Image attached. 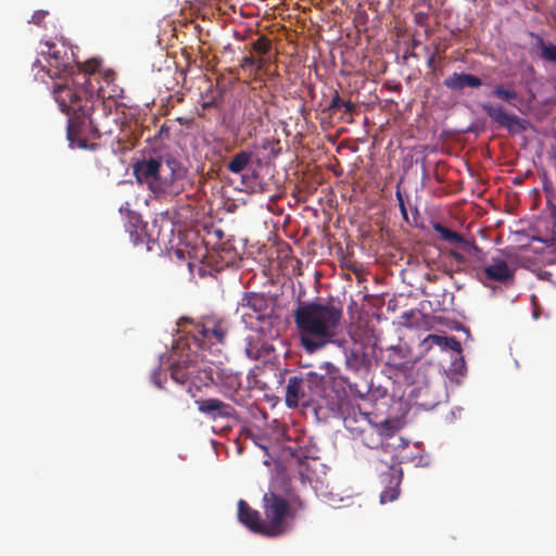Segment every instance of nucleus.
Wrapping results in <instances>:
<instances>
[{
    "mask_svg": "<svg viewBox=\"0 0 556 556\" xmlns=\"http://www.w3.org/2000/svg\"><path fill=\"white\" fill-rule=\"evenodd\" d=\"M342 316L332 303L300 302L293 319L301 346L309 354L326 348L337 337Z\"/></svg>",
    "mask_w": 556,
    "mask_h": 556,
    "instance_id": "f257e3e1",
    "label": "nucleus"
},
{
    "mask_svg": "<svg viewBox=\"0 0 556 556\" xmlns=\"http://www.w3.org/2000/svg\"><path fill=\"white\" fill-rule=\"evenodd\" d=\"M262 509L264 517L244 500H239L238 519L250 531L265 538H279L291 531L294 509L286 497L268 491L263 495Z\"/></svg>",
    "mask_w": 556,
    "mask_h": 556,
    "instance_id": "f03ea898",
    "label": "nucleus"
},
{
    "mask_svg": "<svg viewBox=\"0 0 556 556\" xmlns=\"http://www.w3.org/2000/svg\"><path fill=\"white\" fill-rule=\"evenodd\" d=\"M132 169L137 181L146 185L156 199L176 197L184 191L180 181L186 176V169L175 157L156 151L143 153Z\"/></svg>",
    "mask_w": 556,
    "mask_h": 556,
    "instance_id": "7ed1b4c3",
    "label": "nucleus"
},
{
    "mask_svg": "<svg viewBox=\"0 0 556 556\" xmlns=\"http://www.w3.org/2000/svg\"><path fill=\"white\" fill-rule=\"evenodd\" d=\"M52 92L61 111L68 116L67 139L71 144L80 149L97 150L99 144L92 140L99 139V136L91 127L90 99L83 97L67 83L55 84Z\"/></svg>",
    "mask_w": 556,
    "mask_h": 556,
    "instance_id": "20e7f679",
    "label": "nucleus"
},
{
    "mask_svg": "<svg viewBox=\"0 0 556 556\" xmlns=\"http://www.w3.org/2000/svg\"><path fill=\"white\" fill-rule=\"evenodd\" d=\"M285 402L289 408L314 406L336 412L339 409L340 391L330 386V378L309 371L288 379Z\"/></svg>",
    "mask_w": 556,
    "mask_h": 556,
    "instance_id": "39448f33",
    "label": "nucleus"
},
{
    "mask_svg": "<svg viewBox=\"0 0 556 556\" xmlns=\"http://www.w3.org/2000/svg\"><path fill=\"white\" fill-rule=\"evenodd\" d=\"M247 309H251L255 314V319L258 324L261 323L265 325V327L251 325L252 328H254L258 333L262 332L266 334L270 332V328L274 323L271 302L268 296L264 293L244 292L236 308V313L241 314L244 321L245 317L250 316Z\"/></svg>",
    "mask_w": 556,
    "mask_h": 556,
    "instance_id": "423d86ee",
    "label": "nucleus"
},
{
    "mask_svg": "<svg viewBox=\"0 0 556 556\" xmlns=\"http://www.w3.org/2000/svg\"><path fill=\"white\" fill-rule=\"evenodd\" d=\"M96 100L90 98L89 111L91 118V127L100 137L111 136L118 127L117 112H113L111 102L104 101L105 92L103 87L97 89Z\"/></svg>",
    "mask_w": 556,
    "mask_h": 556,
    "instance_id": "0eeeda50",
    "label": "nucleus"
},
{
    "mask_svg": "<svg viewBox=\"0 0 556 556\" xmlns=\"http://www.w3.org/2000/svg\"><path fill=\"white\" fill-rule=\"evenodd\" d=\"M170 377L179 384H185L189 381L188 392L190 393L192 387L200 389V384H206L207 381L212 380L211 371L201 368L197 358L194 357L193 359L189 355L181 356L170 365Z\"/></svg>",
    "mask_w": 556,
    "mask_h": 556,
    "instance_id": "6e6552de",
    "label": "nucleus"
},
{
    "mask_svg": "<svg viewBox=\"0 0 556 556\" xmlns=\"http://www.w3.org/2000/svg\"><path fill=\"white\" fill-rule=\"evenodd\" d=\"M228 330L224 319L206 317L201 323H194L189 333L197 348L205 349L212 344H224Z\"/></svg>",
    "mask_w": 556,
    "mask_h": 556,
    "instance_id": "1a4fd4ad",
    "label": "nucleus"
},
{
    "mask_svg": "<svg viewBox=\"0 0 556 556\" xmlns=\"http://www.w3.org/2000/svg\"><path fill=\"white\" fill-rule=\"evenodd\" d=\"M46 50H41L42 54H47L48 75L51 78L67 77L74 73V53L64 45L56 46L46 42Z\"/></svg>",
    "mask_w": 556,
    "mask_h": 556,
    "instance_id": "9d476101",
    "label": "nucleus"
},
{
    "mask_svg": "<svg viewBox=\"0 0 556 556\" xmlns=\"http://www.w3.org/2000/svg\"><path fill=\"white\" fill-rule=\"evenodd\" d=\"M195 404L201 414L214 421L218 419H237L238 417V412L235 407L219 399L197 400Z\"/></svg>",
    "mask_w": 556,
    "mask_h": 556,
    "instance_id": "9b49d317",
    "label": "nucleus"
},
{
    "mask_svg": "<svg viewBox=\"0 0 556 556\" xmlns=\"http://www.w3.org/2000/svg\"><path fill=\"white\" fill-rule=\"evenodd\" d=\"M286 451L291 456V462L296 468L300 479L303 483L312 482L315 477V465L317 459L308 456V450L306 447L299 446L293 448L289 446Z\"/></svg>",
    "mask_w": 556,
    "mask_h": 556,
    "instance_id": "f8f14e48",
    "label": "nucleus"
},
{
    "mask_svg": "<svg viewBox=\"0 0 556 556\" xmlns=\"http://www.w3.org/2000/svg\"><path fill=\"white\" fill-rule=\"evenodd\" d=\"M479 280L486 285L488 281L506 283L514 278L513 270L503 258H492L491 264H486L477 273Z\"/></svg>",
    "mask_w": 556,
    "mask_h": 556,
    "instance_id": "ddd939ff",
    "label": "nucleus"
},
{
    "mask_svg": "<svg viewBox=\"0 0 556 556\" xmlns=\"http://www.w3.org/2000/svg\"><path fill=\"white\" fill-rule=\"evenodd\" d=\"M481 108L488 117L509 131L526 129L522 125L525 121L515 114L507 113L501 104L486 103L482 104Z\"/></svg>",
    "mask_w": 556,
    "mask_h": 556,
    "instance_id": "4468645a",
    "label": "nucleus"
},
{
    "mask_svg": "<svg viewBox=\"0 0 556 556\" xmlns=\"http://www.w3.org/2000/svg\"><path fill=\"white\" fill-rule=\"evenodd\" d=\"M100 63L96 60L87 61L83 64H79L78 70L81 72L84 81L81 83V87L79 89H76L83 97H89L93 98L94 94H97V89L99 87H102L100 85V81L97 77L99 73Z\"/></svg>",
    "mask_w": 556,
    "mask_h": 556,
    "instance_id": "2eb2a0df",
    "label": "nucleus"
},
{
    "mask_svg": "<svg viewBox=\"0 0 556 556\" xmlns=\"http://www.w3.org/2000/svg\"><path fill=\"white\" fill-rule=\"evenodd\" d=\"M342 414L343 416V425L344 428L352 434L353 439L358 438V433L361 429H364V424H370L371 420L369 415L363 413L359 406L350 405L348 406Z\"/></svg>",
    "mask_w": 556,
    "mask_h": 556,
    "instance_id": "dca6fc26",
    "label": "nucleus"
},
{
    "mask_svg": "<svg viewBox=\"0 0 556 556\" xmlns=\"http://www.w3.org/2000/svg\"><path fill=\"white\" fill-rule=\"evenodd\" d=\"M443 84L450 90L462 91L465 88H478L482 86V80L472 74L455 72L445 78Z\"/></svg>",
    "mask_w": 556,
    "mask_h": 556,
    "instance_id": "f3484780",
    "label": "nucleus"
},
{
    "mask_svg": "<svg viewBox=\"0 0 556 556\" xmlns=\"http://www.w3.org/2000/svg\"><path fill=\"white\" fill-rule=\"evenodd\" d=\"M364 429H361L358 433V438L362 443L369 448H377L382 444V437L380 432V428L376 424H364Z\"/></svg>",
    "mask_w": 556,
    "mask_h": 556,
    "instance_id": "a211bd4d",
    "label": "nucleus"
},
{
    "mask_svg": "<svg viewBox=\"0 0 556 556\" xmlns=\"http://www.w3.org/2000/svg\"><path fill=\"white\" fill-rule=\"evenodd\" d=\"M244 342L245 355L252 361H258L269 352L268 345L258 336H248Z\"/></svg>",
    "mask_w": 556,
    "mask_h": 556,
    "instance_id": "6ab92c4d",
    "label": "nucleus"
},
{
    "mask_svg": "<svg viewBox=\"0 0 556 556\" xmlns=\"http://www.w3.org/2000/svg\"><path fill=\"white\" fill-rule=\"evenodd\" d=\"M530 37L535 41L534 47L539 51L540 59L556 64V45L545 41L541 35L535 33H530Z\"/></svg>",
    "mask_w": 556,
    "mask_h": 556,
    "instance_id": "aec40b11",
    "label": "nucleus"
},
{
    "mask_svg": "<svg viewBox=\"0 0 556 556\" xmlns=\"http://www.w3.org/2000/svg\"><path fill=\"white\" fill-rule=\"evenodd\" d=\"M433 230L440 236V238L451 244H456L459 249H462L466 239L459 235L458 232L445 227L440 223L433 224Z\"/></svg>",
    "mask_w": 556,
    "mask_h": 556,
    "instance_id": "412c9836",
    "label": "nucleus"
},
{
    "mask_svg": "<svg viewBox=\"0 0 556 556\" xmlns=\"http://www.w3.org/2000/svg\"><path fill=\"white\" fill-rule=\"evenodd\" d=\"M253 153L251 151H240L227 164V168L232 174H240L251 162Z\"/></svg>",
    "mask_w": 556,
    "mask_h": 556,
    "instance_id": "4be33fe9",
    "label": "nucleus"
},
{
    "mask_svg": "<svg viewBox=\"0 0 556 556\" xmlns=\"http://www.w3.org/2000/svg\"><path fill=\"white\" fill-rule=\"evenodd\" d=\"M390 350L392 351L393 355L390 356L388 364L395 367L396 369H406L410 368L412 365H408V363H401L396 362V358L403 359L407 355V349H404L402 346H391Z\"/></svg>",
    "mask_w": 556,
    "mask_h": 556,
    "instance_id": "5701e85b",
    "label": "nucleus"
},
{
    "mask_svg": "<svg viewBox=\"0 0 556 556\" xmlns=\"http://www.w3.org/2000/svg\"><path fill=\"white\" fill-rule=\"evenodd\" d=\"M427 340H431L437 344L441 345L444 343L446 348L457 353L462 352V344L455 337H440L437 334H429Z\"/></svg>",
    "mask_w": 556,
    "mask_h": 556,
    "instance_id": "b1692460",
    "label": "nucleus"
},
{
    "mask_svg": "<svg viewBox=\"0 0 556 556\" xmlns=\"http://www.w3.org/2000/svg\"><path fill=\"white\" fill-rule=\"evenodd\" d=\"M460 250L467 253L470 257L473 258V261L479 264L485 262L484 252L475 243V241L466 240Z\"/></svg>",
    "mask_w": 556,
    "mask_h": 556,
    "instance_id": "393cba45",
    "label": "nucleus"
},
{
    "mask_svg": "<svg viewBox=\"0 0 556 556\" xmlns=\"http://www.w3.org/2000/svg\"><path fill=\"white\" fill-rule=\"evenodd\" d=\"M492 96L510 104L518 99V93L515 90L506 89L504 85H496L492 90Z\"/></svg>",
    "mask_w": 556,
    "mask_h": 556,
    "instance_id": "a878e982",
    "label": "nucleus"
},
{
    "mask_svg": "<svg viewBox=\"0 0 556 556\" xmlns=\"http://www.w3.org/2000/svg\"><path fill=\"white\" fill-rule=\"evenodd\" d=\"M535 239L543 242L547 248L553 249V251H556V223L552 222L551 232L540 235Z\"/></svg>",
    "mask_w": 556,
    "mask_h": 556,
    "instance_id": "bb28decb",
    "label": "nucleus"
},
{
    "mask_svg": "<svg viewBox=\"0 0 556 556\" xmlns=\"http://www.w3.org/2000/svg\"><path fill=\"white\" fill-rule=\"evenodd\" d=\"M271 48V41L266 36L258 37L252 43V50L261 55L267 54Z\"/></svg>",
    "mask_w": 556,
    "mask_h": 556,
    "instance_id": "cd10ccee",
    "label": "nucleus"
},
{
    "mask_svg": "<svg viewBox=\"0 0 556 556\" xmlns=\"http://www.w3.org/2000/svg\"><path fill=\"white\" fill-rule=\"evenodd\" d=\"M343 104H344V100L340 97L338 91H334V93L331 98V101L329 103L328 111L331 113H336L342 109Z\"/></svg>",
    "mask_w": 556,
    "mask_h": 556,
    "instance_id": "c85d7f7f",
    "label": "nucleus"
},
{
    "mask_svg": "<svg viewBox=\"0 0 556 556\" xmlns=\"http://www.w3.org/2000/svg\"><path fill=\"white\" fill-rule=\"evenodd\" d=\"M320 368L326 371V374L324 376L330 378V386L334 387L333 380H334V377L338 375L339 369L332 363H329V362L324 363L320 366Z\"/></svg>",
    "mask_w": 556,
    "mask_h": 556,
    "instance_id": "c756f323",
    "label": "nucleus"
},
{
    "mask_svg": "<svg viewBox=\"0 0 556 556\" xmlns=\"http://www.w3.org/2000/svg\"><path fill=\"white\" fill-rule=\"evenodd\" d=\"M165 380H166V372L161 367L153 370L152 381L157 388H162V383Z\"/></svg>",
    "mask_w": 556,
    "mask_h": 556,
    "instance_id": "7c9ffc66",
    "label": "nucleus"
},
{
    "mask_svg": "<svg viewBox=\"0 0 556 556\" xmlns=\"http://www.w3.org/2000/svg\"><path fill=\"white\" fill-rule=\"evenodd\" d=\"M49 15V11H46V10H38V11H35L34 14L31 15V20L29 22L38 25V26H42L43 25V20Z\"/></svg>",
    "mask_w": 556,
    "mask_h": 556,
    "instance_id": "2f4dec72",
    "label": "nucleus"
},
{
    "mask_svg": "<svg viewBox=\"0 0 556 556\" xmlns=\"http://www.w3.org/2000/svg\"><path fill=\"white\" fill-rule=\"evenodd\" d=\"M397 496H399L397 490H395V489H388V490H384L381 493L380 501H381V503L392 502V501L396 500Z\"/></svg>",
    "mask_w": 556,
    "mask_h": 556,
    "instance_id": "473e14b6",
    "label": "nucleus"
},
{
    "mask_svg": "<svg viewBox=\"0 0 556 556\" xmlns=\"http://www.w3.org/2000/svg\"><path fill=\"white\" fill-rule=\"evenodd\" d=\"M98 79L100 80L103 79L104 83L109 86L110 84L114 83L115 80V73L111 70H106V71H99L98 75H97Z\"/></svg>",
    "mask_w": 556,
    "mask_h": 556,
    "instance_id": "72a5a7b5",
    "label": "nucleus"
},
{
    "mask_svg": "<svg viewBox=\"0 0 556 556\" xmlns=\"http://www.w3.org/2000/svg\"><path fill=\"white\" fill-rule=\"evenodd\" d=\"M289 503H290L292 509H294V517L296 516L298 511L304 510L306 508L305 502L299 496L292 497L291 502H289Z\"/></svg>",
    "mask_w": 556,
    "mask_h": 556,
    "instance_id": "f704fd0d",
    "label": "nucleus"
},
{
    "mask_svg": "<svg viewBox=\"0 0 556 556\" xmlns=\"http://www.w3.org/2000/svg\"><path fill=\"white\" fill-rule=\"evenodd\" d=\"M256 63V58H254L253 55H245L241 59L240 66L242 68L254 67Z\"/></svg>",
    "mask_w": 556,
    "mask_h": 556,
    "instance_id": "c9c22d12",
    "label": "nucleus"
},
{
    "mask_svg": "<svg viewBox=\"0 0 556 556\" xmlns=\"http://www.w3.org/2000/svg\"><path fill=\"white\" fill-rule=\"evenodd\" d=\"M345 114L352 115L356 111V105L350 100H344V104L342 106Z\"/></svg>",
    "mask_w": 556,
    "mask_h": 556,
    "instance_id": "e433bc0d",
    "label": "nucleus"
},
{
    "mask_svg": "<svg viewBox=\"0 0 556 556\" xmlns=\"http://www.w3.org/2000/svg\"><path fill=\"white\" fill-rule=\"evenodd\" d=\"M216 105V100L214 97H207L206 96V99L203 100V102L201 103V106L203 110H208L213 106Z\"/></svg>",
    "mask_w": 556,
    "mask_h": 556,
    "instance_id": "4c0bfd02",
    "label": "nucleus"
},
{
    "mask_svg": "<svg viewBox=\"0 0 556 556\" xmlns=\"http://www.w3.org/2000/svg\"><path fill=\"white\" fill-rule=\"evenodd\" d=\"M450 254L457 263L464 264L466 262L464 254L458 251L451 250Z\"/></svg>",
    "mask_w": 556,
    "mask_h": 556,
    "instance_id": "58836bf2",
    "label": "nucleus"
},
{
    "mask_svg": "<svg viewBox=\"0 0 556 556\" xmlns=\"http://www.w3.org/2000/svg\"><path fill=\"white\" fill-rule=\"evenodd\" d=\"M427 67L430 70H433L435 67V52L429 53V56L427 60Z\"/></svg>",
    "mask_w": 556,
    "mask_h": 556,
    "instance_id": "ea45409f",
    "label": "nucleus"
},
{
    "mask_svg": "<svg viewBox=\"0 0 556 556\" xmlns=\"http://www.w3.org/2000/svg\"><path fill=\"white\" fill-rule=\"evenodd\" d=\"M239 386H240L239 378L238 377H231L228 390L229 391H235L237 389V387H239Z\"/></svg>",
    "mask_w": 556,
    "mask_h": 556,
    "instance_id": "a19ab883",
    "label": "nucleus"
},
{
    "mask_svg": "<svg viewBox=\"0 0 556 556\" xmlns=\"http://www.w3.org/2000/svg\"><path fill=\"white\" fill-rule=\"evenodd\" d=\"M400 207V211H401V214H402V217L405 222L409 223L408 220V214H407V208L405 206V203H400L399 205Z\"/></svg>",
    "mask_w": 556,
    "mask_h": 556,
    "instance_id": "79ce46f5",
    "label": "nucleus"
},
{
    "mask_svg": "<svg viewBox=\"0 0 556 556\" xmlns=\"http://www.w3.org/2000/svg\"><path fill=\"white\" fill-rule=\"evenodd\" d=\"M264 441H265V439H263V438H255L254 439V443L267 453L268 447L264 443Z\"/></svg>",
    "mask_w": 556,
    "mask_h": 556,
    "instance_id": "37998d69",
    "label": "nucleus"
},
{
    "mask_svg": "<svg viewBox=\"0 0 556 556\" xmlns=\"http://www.w3.org/2000/svg\"><path fill=\"white\" fill-rule=\"evenodd\" d=\"M172 404H173L174 406H176V407H182V408H185V407H187V406H188V405H187V401H186V400H179V399H175V400H173Z\"/></svg>",
    "mask_w": 556,
    "mask_h": 556,
    "instance_id": "c03bdc74",
    "label": "nucleus"
},
{
    "mask_svg": "<svg viewBox=\"0 0 556 556\" xmlns=\"http://www.w3.org/2000/svg\"><path fill=\"white\" fill-rule=\"evenodd\" d=\"M256 62L257 63H256V65H254V67L256 70L262 71L265 67V60H264V58L260 56L258 59H256Z\"/></svg>",
    "mask_w": 556,
    "mask_h": 556,
    "instance_id": "a18cd8bd",
    "label": "nucleus"
},
{
    "mask_svg": "<svg viewBox=\"0 0 556 556\" xmlns=\"http://www.w3.org/2000/svg\"><path fill=\"white\" fill-rule=\"evenodd\" d=\"M404 58H405V59H406V58H415V59H417V58H418V55H417V53L415 52V50H413V49L410 48L409 50H407V51L405 52Z\"/></svg>",
    "mask_w": 556,
    "mask_h": 556,
    "instance_id": "49530a36",
    "label": "nucleus"
},
{
    "mask_svg": "<svg viewBox=\"0 0 556 556\" xmlns=\"http://www.w3.org/2000/svg\"><path fill=\"white\" fill-rule=\"evenodd\" d=\"M395 197H396V200L400 203H404V199H403V194H402V191L400 189V187L397 186V189H396V192H395Z\"/></svg>",
    "mask_w": 556,
    "mask_h": 556,
    "instance_id": "de8ad7c7",
    "label": "nucleus"
},
{
    "mask_svg": "<svg viewBox=\"0 0 556 556\" xmlns=\"http://www.w3.org/2000/svg\"><path fill=\"white\" fill-rule=\"evenodd\" d=\"M419 45H420V41H419L418 39H416V38H413V39H412L410 48H412L413 50H415Z\"/></svg>",
    "mask_w": 556,
    "mask_h": 556,
    "instance_id": "09e8293b",
    "label": "nucleus"
},
{
    "mask_svg": "<svg viewBox=\"0 0 556 556\" xmlns=\"http://www.w3.org/2000/svg\"><path fill=\"white\" fill-rule=\"evenodd\" d=\"M413 217H414V225H417V217H419V212L417 207L413 208Z\"/></svg>",
    "mask_w": 556,
    "mask_h": 556,
    "instance_id": "8fccbe9b",
    "label": "nucleus"
},
{
    "mask_svg": "<svg viewBox=\"0 0 556 556\" xmlns=\"http://www.w3.org/2000/svg\"><path fill=\"white\" fill-rule=\"evenodd\" d=\"M184 323H190L189 318H180L178 325L181 326Z\"/></svg>",
    "mask_w": 556,
    "mask_h": 556,
    "instance_id": "3c124183",
    "label": "nucleus"
},
{
    "mask_svg": "<svg viewBox=\"0 0 556 556\" xmlns=\"http://www.w3.org/2000/svg\"><path fill=\"white\" fill-rule=\"evenodd\" d=\"M410 315H413V312H409V313H403L402 318H403V319H408V317H409Z\"/></svg>",
    "mask_w": 556,
    "mask_h": 556,
    "instance_id": "603ef678",
    "label": "nucleus"
},
{
    "mask_svg": "<svg viewBox=\"0 0 556 556\" xmlns=\"http://www.w3.org/2000/svg\"><path fill=\"white\" fill-rule=\"evenodd\" d=\"M424 50H425L426 54H428V55H429V53H431V52H430V48H429L428 46H426V47L424 48Z\"/></svg>",
    "mask_w": 556,
    "mask_h": 556,
    "instance_id": "864d4df0",
    "label": "nucleus"
},
{
    "mask_svg": "<svg viewBox=\"0 0 556 556\" xmlns=\"http://www.w3.org/2000/svg\"><path fill=\"white\" fill-rule=\"evenodd\" d=\"M346 364H348V366H351V357L346 358Z\"/></svg>",
    "mask_w": 556,
    "mask_h": 556,
    "instance_id": "5fc2aeb1",
    "label": "nucleus"
}]
</instances>
